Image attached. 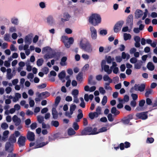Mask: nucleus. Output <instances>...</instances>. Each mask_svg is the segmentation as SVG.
I'll use <instances>...</instances> for the list:
<instances>
[{
	"label": "nucleus",
	"mask_w": 157,
	"mask_h": 157,
	"mask_svg": "<svg viewBox=\"0 0 157 157\" xmlns=\"http://www.w3.org/2000/svg\"><path fill=\"white\" fill-rule=\"evenodd\" d=\"M82 57L83 59L85 60H88L90 58V56L86 54H83L82 55Z\"/></svg>",
	"instance_id": "ea45409f"
},
{
	"label": "nucleus",
	"mask_w": 157,
	"mask_h": 157,
	"mask_svg": "<svg viewBox=\"0 0 157 157\" xmlns=\"http://www.w3.org/2000/svg\"><path fill=\"white\" fill-rule=\"evenodd\" d=\"M136 116L137 117L143 120L146 119L148 117L147 112H143L137 113L136 114Z\"/></svg>",
	"instance_id": "9d476101"
},
{
	"label": "nucleus",
	"mask_w": 157,
	"mask_h": 157,
	"mask_svg": "<svg viewBox=\"0 0 157 157\" xmlns=\"http://www.w3.org/2000/svg\"><path fill=\"white\" fill-rule=\"evenodd\" d=\"M152 90L151 89H149L148 90H147L145 94V95L146 97H148L149 96V95L150 94H151L152 93Z\"/></svg>",
	"instance_id": "338daca9"
},
{
	"label": "nucleus",
	"mask_w": 157,
	"mask_h": 157,
	"mask_svg": "<svg viewBox=\"0 0 157 157\" xmlns=\"http://www.w3.org/2000/svg\"><path fill=\"white\" fill-rule=\"evenodd\" d=\"M21 97V94L18 93H15V96L13 97V101L14 102H16L19 100V99Z\"/></svg>",
	"instance_id": "a211bd4d"
},
{
	"label": "nucleus",
	"mask_w": 157,
	"mask_h": 157,
	"mask_svg": "<svg viewBox=\"0 0 157 157\" xmlns=\"http://www.w3.org/2000/svg\"><path fill=\"white\" fill-rule=\"evenodd\" d=\"M62 40L65 47L67 48L70 47L71 45L73 44L74 41V39L73 37H71L69 38L67 36H62Z\"/></svg>",
	"instance_id": "7ed1b4c3"
},
{
	"label": "nucleus",
	"mask_w": 157,
	"mask_h": 157,
	"mask_svg": "<svg viewBox=\"0 0 157 157\" xmlns=\"http://www.w3.org/2000/svg\"><path fill=\"white\" fill-rule=\"evenodd\" d=\"M10 35L9 33H6L4 36V39L5 40L7 41H10Z\"/></svg>",
	"instance_id": "e433bc0d"
},
{
	"label": "nucleus",
	"mask_w": 157,
	"mask_h": 157,
	"mask_svg": "<svg viewBox=\"0 0 157 157\" xmlns=\"http://www.w3.org/2000/svg\"><path fill=\"white\" fill-rule=\"evenodd\" d=\"M122 58L124 59L126 58L128 59L130 58V55L128 54H126L124 52H122Z\"/></svg>",
	"instance_id": "58836bf2"
},
{
	"label": "nucleus",
	"mask_w": 157,
	"mask_h": 157,
	"mask_svg": "<svg viewBox=\"0 0 157 157\" xmlns=\"http://www.w3.org/2000/svg\"><path fill=\"white\" fill-rule=\"evenodd\" d=\"M4 66L7 67H10V61H5L4 62Z\"/></svg>",
	"instance_id": "6e6d98bb"
},
{
	"label": "nucleus",
	"mask_w": 157,
	"mask_h": 157,
	"mask_svg": "<svg viewBox=\"0 0 157 157\" xmlns=\"http://www.w3.org/2000/svg\"><path fill=\"white\" fill-rule=\"evenodd\" d=\"M83 50L87 52H91L93 50V48L90 44L88 42Z\"/></svg>",
	"instance_id": "dca6fc26"
},
{
	"label": "nucleus",
	"mask_w": 157,
	"mask_h": 157,
	"mask_svg": "<svg viewBox=\"0 0 157 157\" xmlns=\"http://www.w3.org/2000/svg\"><path fill=\"white\" fill-rule=\"evenodd\" d=\"M133 20L132 16V15H129L128 17L127 21L128 22L132 23L133 21Z\"/></svg>",
	"instance_id": "774afa93"
},
{
	"label": "nucleus",
	"mask_w": 157,
	"mask_h": 157,
	"mask_svg": "<svg viewBox=\"0 0 157 157\" xmlns=\"http://www.w3.org/2000/svg\"><path fill=\"white\" fill-rule=\"evenodd\" d=\"M99 34L101 35H105L107 34V31L105 29L101 30L100 31Z\"/></svg>",
	"instance_id": "bf43d9fd"
},
{
	"label": "nucleus",
	"mask_w": 157,
	"mask_h": 157,
	"mask_svg": "<svg viewBox=\"0 0 157 157\" xmlns=\"http://www.w3.org/2000/svg\"><path fill=\"white\" fill-rule=\"evenodd\" d=\"M29 46L28 44H25L24 46L21 44L19 45L18 49L19 50L21 51L24 50L25 51V53L26 56H29L30 53L29 50Z\"/></svg>",
	"instance_id": "423d86ee"
},
{
	"label": "nucleus",
	"mask_w": 157,
	"mask_h": 157,
	"mask_svg": "<svg viewBox=\"0 0 157 157\" xmlns=\"http://www.w3.org/2000/svg\"><path fill=\"white\" fill-rule=\"evenodd\" d=\"M89 116L91 119H93L95 118H97L98 117L95 112L90 113L89 114Z\"/></svg>",
	"instance_id": "bb28decb"
},
{
	"label": "nucleus",
	"mask_w": 157,
	"mask_h": 157,
	"mask_svg": "<svg viewBox=\"0 0 157 157\" xmlns=\"http://www.w3.org/2000/svg\"><path fill=\"white\" fill-rule=\"evenodd\" d=\"M107 98L106 96H105L103 97L102 101L101 103L103 105H104L106 104L107 102Z\"/></svg>",
	"instance_id": "a18cd8bd"
},
{
	"label": "nucleus",
	"mask_w": 157,
	"mask_h": 157,
	"mask_svg": "<svg viewBox=\"0 0 157 157\" xmlns=\"http://www.w3.org/2000/svg\"><path fill=\"white\" fill-rule=\"evenodd\" d=\"M80 99L81 101V103L80 104V106L83 108H85V105L83 98L82 97H81L80 98Z\"/></svg>",
	"instance_id": "a19ab883"
},
{
	"label": "nucleus",
	"mask_w": 157,
	"mask_h": 157,
	"mask_svg": "<svg viewBox=\"0 0 157 157\" xmlns=\"http://www.w3.org/2000/svg\"><path fill=\"white\" fill-rule=\"evenodd\" d=\"M1 127L4 130L8 128V125L6 123H3L1 124Z\"/></svg>",
	"instance_id": "de8ad7c7"
},
{
	"label": "nucleus",
	"mask_w": 157,
	"mask_h": 157,
	"mask_svg": "<svg viewBox=\"0 0 157 157\" xmlns=\"http://www.w3.org/2000/svg\"><path fill=\"white\" fill-rule=\"evenodd\" d=\"M145 102V101L144 100H142L140 101L139 103V106L136 108V109L138 111L141 110L142 107L144 105Z\"/></svg>",
	"instance_id": "6ab92c4d"
},
{
	"label": "nucleus",
	"mask_w": 157,
	"mask_h": 157,
	"mask_svg": "<svg viewBox=\"0 0 157 157\" xmlns=\"http://www.w3.org/2000/svg\"><path fill=\"white\" fill-rule=\"evenodd\" d=\"M104 71L108 74H110L112 72V70L111 68H109V66L107 65L106 66H105L104 67L101 68Z\"/></svg>",
	"instance_id": "f3484780"
},
{
	"label": "nucleus",
	"mask_w": 157,
	"mask_h": 157,
	"mask_svg": "<svg viewBox=\"0 0 157 157\" xmlns=\"http://www.w3.org/2000/svg\"><path fill=\"white\" fill-rule=\"evenodd\" d=\"M37 127V124L36 122L33 123L30 125V128L31 129L33 130Z\"/></svg>",
	"instance_id": "e2e57ef3"
},
{
	"label": "nucleus",
	"mask_w": 157,
	"mask_h": 157,
	"mask_svg": "<svg viewBox=\"0 0 157 157\" xmlns=\"http://www.w3.org/2000/svg\"><path fill=\"white\" fill-rule=\"evenodd\" d=\"M37 121L40 123H43V117L40 116H38L37 117Z\"/></svg>",
	"instance_id": "69168bd1"
},
{
	"label": "nucleus",
	"mask_w": 157,
	"mask_h": 157,
	"mask_svg": "<svg viewBox=\"0 0 157 157\" xmlns=\"http://www.w3.org/2000/svg\"><path fill=\"white\" fill-rule=\"evenodd\" d=\"M26 140V138L25 136H21L19 138L18 143L19 146H24L25 145V141Z\"/></svg>",
	"instance_id": "9b49d317"
},
{
	"label": "nucleus",
	"mask_w": 157,
	"mask_h": 157,
	"mask_svg": "<svg viewBox=\"0 0 157 157\" xmlns=\"http://www.w3.org/2000/svg\"><path fill=\"white\" fill-rule=\"evenodd\" d=\"M124 40H130L131 38V35L130 34L124 33Z\"/></svg>",
	"instance_id": "c9c22d12"
},
{
	"label": "nucleus",
	"mask_w": 157,
	"mask_h": 157,
	"mask_svg": "<svg viewBox=\"0 0 157 157\" xmlns=\"http://www.w3.org/2000/svg\"><path fill=\"white\" fill-rule=\"evenodd\" d=\"M109 128H107V127H103L99 129V132H102L106 131L107 130L109 129Z\"/></svg>",
	"instance_id": "49530a36"
},
{
	"label": "nucleus",
	"mask_w": 157,
	"mask_h": 157,
	"mask_svg": "<svg viewBox=\"0 0 157 157\" xmlns=\"http://www.w3.org/2000/svg\"><path fill=\"white\" fill-rule=\"evenodd\" d=\"M65 76V72L64 71H63L58 75V77L62 81L64 82L65 80H63Z\"/></svg>",
	"instance_id": "4be33fe9"
},
{
	"label": "nucleus",
	"mask_w": 157,
	"mask_h": 157,
	"mask_svg": "<svg viewBox=\"0 0 157 157\" xmlns=\"http://www.w3.org/2000/svg\"><path fill=\"white\" fill-rule=\"evenodd\" d=\"M123 24V21H119L117 23L114 27L113 29L114 32L115 33H117L120 31Z\"/></svg>",
	"instance_id": "1a4fd4ad"
},
{
	"label": "nucleus",
	"mask_w": 157,
	"mask_h": 157,
	"mask_svg": "<svg viewBox=\"0 0 157 157\" xmlns=\"http://www.w3.org/2000/svg\"><path fill=\"white\" fill-rule=\"evenodd\" d=\"M69 77H70L69 76H67L66 77V79L67 80V81L66 84V86L67 87H69L71 84V81L69 79Z\"/></svg>",
	"instance_id": "09e8293b"
},
{
	"label": "nucleus",
	"mask_w": 157,
	"mask_h": 157,
	"mask_svg": "<svg viewBox=\"0 0 157 157\" xmlns=\"http://www.w3.org/2000/svg\"><path fill=\"white\" fill-rule=\"evenodd\" d=\"M111 113L115 115H116L119 114L120 112L117 110L116 107H113L111 109Z\"/></svg>",
	"instance_id": "a878e982"
},
{
	"label": "nucleus",
	"mask_w": 157,
	"mask_h": 157,
	"mask_svg": "<svg viewBox=\"0 0 157 157\" xmlns=\"http://www.w3.org/2000/svg\"><path fill=\"white\" fill-rule=\"evenodd\" d=\"M99 90L100 92V93L104 95V94H105L106 91L104 89V88L101 87H100L99 88Z\"/></svg>",
	"instance_id": "603ef678"
},
{
	"label": "nucleus",
	"mask_w": 157,
	"mask_h": 157,
	"mask_svg": "<svg viewBox=\"0 0 157 157\" xmlns=\"http://www.w3.org/2000/svg\"><path fill=\"white\" fill-rule=\"evenodd\" d=\"M143 14V11L139 10H136L135 12V17L137 18L141 17Z\"/></svg>",
	"instance_id": "aec40b11"
},
{
	"label": "nucleus",
	"mask_w": 157,
	"mask_h": 157,
	"mask_svg": "<svg viewBox=\"0 0 157 157\" xmlns=\"http://www.w3.org/2000/svg\"><path fill=\"white\" fill-rule=\"evenodd\" d=\"M11 22L15 25H17L18 23V20L17 18H13L11 21Z\"/></svg>",
	"instance_id": "0e129e2a"
},
{
	"label": "nucleus",
	"mask_w": 157,
	"mask_h": 157,
	"mask_svg": "<svg viewBox=\"0 0 157 157\" xmlns=\"http://www.w3.org/2000/svg\"><path fill=\"white\" fill-rule=\"evenodd\" d=\"M112 70H113V72L115 74H117L118 73L119 71V69L118 67H113V68H111Z\"/></svg>",
	"instance_id": "864d4df0"
},
{
	"label": "nucleus",
	"mask_w": 157,
	"mask_h": 157,
	"mask_svg": "<svg viewBox=\"0 0 157 157\" xmlns=\"http://www.w3.org/2000/svg\"><path fill=\"white\" fill-rule=\"evenodd\" d=\"M6 150L10 153L9 154L7 157H15V154L11 153L13 151V146L10 143H7L5 146Z\"/></svg>",
	"instance_id": "20e7f679"
},
{
	"label": "nucleus",
	"mask_w": 157,
	"mask_h": 157,
	"mask_svg": "<svg viewBox=\"0 0 157 157\" xmlns=\"http://www.w3.org/2000/svg\"><path fill=\"white\" fill-rule=\"evenodd\" d=\"M52 114L53 118L56 119L58 117V113L55 108H53L52 109Z\"/></svg>",
	"instance_id": "7c9ffc66"
},
{
	"label": "nucleus",
	"mask_w": 157,
	"mask_h": 157,
	"mask_svg": "<svg viewBox=\"0 0 157 157\" xmlns=\"http://www.w3.org/2000/svg\"><path fill=\"white\" fill-rule=\"evenodd\" d=\"M44 62V60L42 59H39L37 61V65L38 66H41Z\"/></svg>",
	"instance_id": "79ce46f5"
},
{
	"label": "nucleus",
	"mask_w": 157,
	"mask_h": 157,
	"mask_svg": "<svg viewBox=\"0 0 157 157\" xmlns=\"http://www.w3.org/2000/svg\"><path fill=\"white\" fill-rule=\"evenodd\" d=\"M48 143V142L47 141L46 142H42L35 146L34 148H37L39 147H41L45 145Z\"/></svg>",
	"instance_id": "f704fd0d"
},
{
	"label": "nucleus",
	"mask_w": 157,
	"mask_h": 157,
	"mask_svg": "<svg viewBox=\"0 0 157 157\" xmlns=\"http://www.w3.org/2000/svg\"><path fill=\"white\" fill-rule=\"evenodd\" d=\"M49 95V93L47 92H45L41 93L40 94V96H44V97H46L48 96Z\"/></svg>",
	"instance_id": "5fc2aeb1"
},
{
	"label": "nucleus",
	"mask_w": 157,
	"mask_h": 157,
	"mask_svg": "<svg viewBox=\"0 0 157 157\" xmlns=\"http://www.w3.org/2000/svg\"><path fill=\"white\" fill-rule=\"evenodd\" d=\"M67 58L66 56L63 57L61 59L60 62V64L62 66H65L67 65V63L66 62Z\"/></svg>",
	"instance_id": "412c9836"
},
{
	"label": "nucleus",
	"mask_w": 157,
	"mask_h": 157,
	"mask_svg": "<svg viewBox=\"0 0 157 157\" xmlns=\"http://www.w3.org/2000/svg\"><path fill=\"white\" fill-rule=\"evenodd\" d=\"M33 35L32 33L26 35L24 38V42L25 44L29 45L31 44L33 39Z\"/></svg>",
	"instance_id": "0eeeda50"
},
{
	"label": "nucleus",
	"mask_w": 157,
	"mask_h": 157,
	"mask_svg": "<svg viewBox=\"0 0 157 157\" xmlns=\"http://www.w3.org/2000/svg\"><path fill=\"white\" fill-rule=\"evenodd\" d=\"M107 117L108 120L110 121H112L113 120V115L111 113H109Z\"/></svg>",
	"instance_id": "052dcab7"
},
{
	"label": "nucleus",
	"mask_w": 157,
	"mask_h": 157,
	"mask_svg": "<svg viewBox=\"0 0 157 157\" xmlns=\"http://www.w3.org/2000/svg\"><path fill=\"white\" fill-rule=\"evenodd\" d=\"M95 112L98 116L99 115L102 114L101 108L100 106H98L96 108V111Z\"/></svg>",
	"instance_id": "c756f323"
},
{
	"label": "nucleus",
	"mask_w": 157,
	"mask_h": 157,
	"mask_svg": "<svg viewBox=\"0 0 157 157\" xmlns=\"http://www.w3.org/2000/svg\"><path fill=\"white\" fill-rule=\"evenodd\" d=\"M76 106L75 104H72L71 105L70 110L71 114H72L73 113V112L76 109Z\"/></svg>",
	"instance_id": "72a5a7b5"
},
{
	"label": "nucleus",
	"mask_w": 157,
	"mask_h": 157,
	"mask_svg": "<svg viewBox=\"0 0 157 157\" xmlns=\"http://www.w3.org/2000/svg\"><path fill=\"white\" fill-rule=\"evenodd\" d=\"M89 22L94 26H96L101 21V18L99 15L97 14H92L89 17Z\"/></svg>",
	"instance_id": "f257e3e1"
},
{
	"label": "nucleus",
	"mask_w": 157,
	"mask_h": 157,
	"mask_svg": "<svg viewBox=\"0 0 157 157\" xmlns=\"http://www.w3.org/2000/svg\"><path fill=\"white\" fill-rule=\"evenodd\" d=\"M82 73H79L77 76V79L79 81H81L82 80Z\"/></svg>",
	"instance_id": "3c124183"
},
{
	"label": "nucleus",
	"mask_w": 157,
	"mask_h": 157,
	"mask_svg": "<svg viewBox=\"0 0 157 157\" xmlns=\"http://www.w3.org/2000/svg\"><path fill=\"white\" fill-rule=\"evenodd\" d=\"M11 37L13 40H16L18 37V35L16 33H13L11 34Z\"/></svg>",
	"instance_id": "680f3d73"
},
{
	"label": "nucleus",
	"mask_w": 157,
	"mask_h": 157,
	"mask_svg": "<svg viewBox=\"0 0 157 157\" xmlns=\"http://www.w3.org/2000/svg\"><path fill=\"white\" fill-rule=\"evenodd\" d=\"M12 120L16 126H18L20 124L21 122V120L17 116L15 115L12 117Z\"/></svg>",
	"instance_id": "4468645a"
},
{
	"label": "nucleus",
	"mask_w": 157,
	"mask_h": 157,
	"mask_svg": "<svg viewBox=\"0 0 157 157\" xmlns=\"http://www.w3.org/2000/svg\"><path fill=\"white\" fill-rule=\"evenodd\" d=\"M94 97V95L93 94H90L89 95L87 94H85L84 96V98L86 101H88L89 99L92 100Z\"/></svg>",
	"instance_id": "5701e85b"
},
{
	"label": "nucleus",
	"mask_w": 157,
	"mask_h": 157,
	"mask_svg": "<svg viewBox=\"0 0 157 157\" xmlns=\"http://www.w3.org/2000/svg\"><path fill=\"white\" fill-rule=\"evenodd\" d=\"M9 141L11 143H15L16 141V137L14 134L12 135L10 137Z\"/></svg>",
	"instance_id": "2f4dec72"
},
{
	"label": "nucleus",
	"mask_w": 157,
	"mask_h": 157,
	"mask_svg": "<svg viewBox=\"0 0 157 157\" xmlns=\"http://www.w3.org/2000/svg\"><path fill=\"white\" fill-rule=\"evenodd\" d=\"M145 88V85L144 84H142L139 86V91H143Z\"/></svg>",
	"instance_id": "13d9d810"
},
{
	"label": "nucleus",
	"mask_w": 157,
	"mask_h": 157,
	"mask_svg": "<svg viewBox=\"0 0 157 157\" xmlns=\"http://www.w3.org/2000/svg\"><path fill=\"white\" fill-rule=\"evenodd\" d=\"M99 130L97 131V128H94L93 130L91 128V135L96 134L99 133Z\"/></svg>",
	"instance_id": "8fccbe9b"
},
{
	"label": "nucleus",
	"mask_w": 157,
	"mask_h": 157,
	"mask_svg": "<svg viewBox=\"0 0 157 157\" xmlns=\"http://www.w3.org/2000/svg\"><path fill=\"white\" fill-rule=\"evenodd\" d=\"M9 131L8 130L5 131L3 133V136L2 139L3 141H5L8 137V135L9 134Z\"/></svg>",
	"instance_id": "cd10ccee"
},
{
	"label": "nucleus",
	"mask_w": 157,
	"mask_h": 157,
	"mask_svg": "<svg viewBox=\"0 0 157 157\" xmlns=\"http://www.w3.org/2000/svg\"><path fill=\"white\" fill-rule=\"evenodd\" d=\"M111 49V47L110 46H109L106 47L105 48V53H106L110 51Z\"/></svg>",
	"instance_id": "4d7b16f0"
},
{
	"label": "nucleus",
	"mask_w": 157,
	"mask_h": 157,
	"mask_svg": "<svg viewBox=\"0 0 157 157\" xmlns=\"http://www.w3.org/2000/svg\"><path fill=\"white\" fill-rule=\"evenodd\" d=\"M75 133V131L72 128H70L68 131V134L69 135H72Z\"/></svg>",
	"instance_id": "c03bdc74"
},
{
	"label": "nucleus",
	"mask_w": 157,
	"mask_h": 157,
	"mask_svg": "<svg viewBox=\"0 0 157 157\" xmlns=\"http://www.w3.org/2000/svg\"><path fill=\"white\" fill-rule=\"evenodd\" d=\"M103 78L105 81L108 82V83H111L112 82V79L108 75H104L103 77Z\"/></svg>",
	"instance_id": "b1692460"
},
{
	"label": "nucleus",
	"mask_w": 157,
	"mask_h": 157,
	"mask_svg": "<svg viewBox=\"0 0 157 157\" xmlns=\"http://www.w3.org/2000/svg\"><path fill=\"white\" fill-rule=\"evenodd\" d=\"M42 53L43 54L45 53H48L44 56V58L46 59L52 58L54 57L55 56V54L53 53V50L52 49L48 46L43 48Z\"/></svg>",
	"instance_id": "f03ea898"
},
{
	"label": "nucleus",
	"mask_w": 157,
	"mask_h": 157,
	"mask_svg": "<svg viewBox=\"0 0 157 157\" xmlns=\"http://www.w3.org/2000/svg\"><path fill=\"white\" fill-rule=\"evenodd\" d=\"M35 135L34 133L32 132L28 131L27 134V139L30 141H33L35 140Z\"/></svg>",
	"instance_id": "ddd939ff"
},
{
	"label": "nucleus",
	"mask_w": 157,
	"mask_h": 157,
	"mask_svg": "<svg viewBox=\"0 0 157 157\" xmlns=\"http://www.w3.org/2000/svg\"><path fill=\"white\" fill-rule=\"evenodd\" d=\"M79 93L78 90L75 89L73 90L71 92V94L74 97H78Z\"/></svg>",
	"instance_id": "473e14b6"
},
{
	"label": "nucleus",
	"mask_w": 157,
	"mask_h": 157,
	"mask_svg": "<svg viewBox=\"0 0 157 157\" xmlns=\"http://www.w3.org/2000/svg\"><path fill=\"white\" fill-rule=\"evenodd\" d=\"M88 42L86 39L81 38L78 41V45L81 49L83 50Z\"/></svg>",
	"instance_id": "39448f33"
},
{
	"label": "nucleus",
	"mask_w": 157,
	"mask_h": 157,
	"mask_svg": "<svg viewBox=\"0 0 157 157\" xmlns=\"http://www.w3.org/2000/svg\"><path fill=\"white\" fill-rule=\"evenodd\" d=\"M91 128L88 127L83 130L81 133V135L84 136L91 135Z\"/></svg>",
	"instance_id": "f8f14e48"
},
{
	"label": "nucleus",
	"mask_w": 157,
	"mask_h": 157,
	"mask_svg": "<svg viewBox=\"0 0 157 157\" xmlns=\"http://www.w3.org/2000/svg\"><path fill=\"white\" fill-rule=\"evenodd\" d=\"M147 67L148 70L151 71L153 70L155 68V67L153 63L151 62H149L148 63Z\"/></svg>",
	"instance_id": "c85d7f7f"
},
{
	"label": "nucleus",
	"mask_w": 157,
	"mask_h": 157,
	"mask_svg": "<svg viewBox=\"0 0 157 157\" xmlns=\"http://www.w3.org/2000/svg\"><path fill=\"white\" fill-rule=\"evenodd\" d=\"M47 22L49 24H52L54 22V20L52 16H50L47 18Z\"/></svg>",
	"instance_id": "393cba45"
},
{
	"label": "nucleus",
	"mask_w": 157,
	"mask_h": 157,
	"mask_svg": "<svg viewBox=\"0 0 157 157\" xmlns=\"http://www.w3.org/2000/svg\"><path fill=\"white\" fill-rule=\"evenodd\" d=\"M16 31V28L15 26H11L9 28V32L11 33H15Z\"/></svg>",
	"instance_id": "37998d69"
},
{
	"label": "nucleus",
	"mask_w": 157,
	"mask_h": 157,
	"mask_svg": "<svg viewBox=\"0 0 157 157\" xmlns=\"http://www.w3.org/2000/svg\"><path fill=\"white\" fill-rule=\"evenodd\" d=\"M90 35L91 38L93 40H95L97 38V31L95 28L91 26L90 28Z\"/></svg>",
	"instance_id": "6e6552de"
},
{
	"label": "nucleus",
	"mask_w": 157,
	"mask_h": 157,
	"mask_svg": "<svg viewBox=\"0 0 157 157\" xmlns=\"http://www.w3.org/2000/svg\"><path fill=\"white\" fill-rule=\"evenodd\" d=\"M110 83H105L104 84V88L107 90L111 91L112 88L109 86V85Z\"/></svg>",
	"instance_id": "4c0bfd02"
},
{
	"label": "nucleus",
	"mask_w": 157,
	"mask_h": 157,
	"mask_svg": "<svg viewBox=\"0 0 157 157\" xmlns=\"http://www.w3.org/2000/svg\"><path fill=\"white\" fill-rule=\"evenodd\" d=\"M70 17V15L68 13H63L61 21L63 22L67 21L69 20Z\"/></svg>",
	"instance_id": "2eb2a0df"
}]
</instances>
